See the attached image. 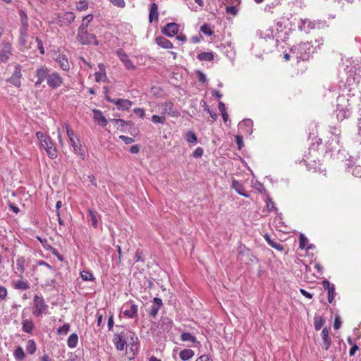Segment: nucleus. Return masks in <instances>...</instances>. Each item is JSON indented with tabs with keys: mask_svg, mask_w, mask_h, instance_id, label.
I'll use <instances>...</instances> for the list:
<instances>
[{
	"mask_svg": "<svg viewBox=\"0 0 361 361\" xmlns=\"http://www.w3.org/2000/svg\"><path fill=\"white\" fill-rule=\"evenodd\" d=\"M36 136L39 140L41 147L46 151L47 156L51 159H56L57 150L51 138L42 132H37Z\"/></svg>",
	"mask_w": 361,
	"mask_h": 361,
	"instance_id": "f257e3e1",
	"label": "nucleus"
},
{
	"mask_svg": "<svg viewBox=\"0 0 361 361\" xmlns=\"http://www.w3.org/2000/svg\"><path fill=\"white\" fill-rule=\"evenodd\" d=\"M350 96L340 95L337 98L336 112L338 119H344L348 117L350 114Z\"/></svg>",
	"mask_w": 361,
	"mask_h": 361,
	"instance_id": "f03ea898",
	"label": "nucleus"
},
{
	"mask_svg": "<svg viewBox=\"0 0 361 361\" xmlns=\"http://www.w3.org/2000/svg\"><path fill=\"white\" fill-rule=\"evenodd\" d=\"M312 46L308 42H302L293 47L290 52L296 57L297 59L306 61L309 59L312 51Z\"/></svg>",
	"mask_w": 361,
	"mask_h": 361,
	"instance_id": "7ed1b4c3",
	"label": "nucleus"
},
{
	"mask_svg": "<svg viewBox=\"0 0 361 361\" xmlns=\"http://www.w3.org/2000/svg\"><path fill=\"white\" fill-rule=\"evenodd\" d=\"M48 313V305L44 301L42 296L35 295L33 298L32 314L39 317L43 314Z\"/></svg>",
	"mask_w": 361,
	"mask_h": 361,
	"instance_id": "20e7f679",
	"label": "nucleus"
},
{
	"mask_svg": "<svg viewBox=\"0 0 361 361\" xmlns=\"http://www.w3.org/2000/svg\"><path fill=\"white\" fill-rule=\"evenodd\" d=\"M238 258L241 262L246 264L257 262V258L243 245H240L238 247Z\"/></svg>",
	"mask_w": 361,
	"mask_h": 361,
	"instance_id": "39448f33",
	"label": "nucleus"
},
{
	"mask_svg": "<svg viewBox=\"0 0 361 361\" xmlns=\"http://www.w3.org/2000/svg\"><path fill=\"white\" fill-rule=\"evenodd\" d=\"M75 16L73 12H65L58 14L55 20H52L53 23L59 25L60 27L68 26L75 20Z\"/></svg>",
	"mask_w": 361,
	"mask_h": 361,
	"instance_id": "423d86ee",
	"label": "nucleus"
},
{
	"mask_svg": "<svg viewBox=\"0 0 361 361\" xmlns=\"http://www.w3.org/2000/svg\"><path fill=\"white\" fill-rule=\"evenodd\" d=\"M158 110L162 114H167L172 117H178L180 113L172 102H164L158 105Z\"/></svg>",
	"mask_w": 361,
	"mask_h": 361,
	"instance_id": "0eeeda50",
	"label": "nucleus"
},
{
	"mask_svg": "<svg viewBox=\"0 0 361 361\" xmlns=\"http://www.w3.org/2000/svg\"><path fill=\"white\" fill-rule=\"evenodd\" d=\"M77 39L82 44H90L97 42L95 36L93 34L89 33L87 30L78 29Z\"/></svg>",
	"mask_w": 361,
	"mask_h": 361,
	"instance_id": "6e6552de",
	"label": "nucleus"
},
{
	"mask_svg": "<svg viewBox=\"0 0 361 361\" xmlns=\"http://www.w3.org/2000/svg\"><path fill=\"white\" fill-rule=\"evenodd\" d=\"M282 27V23L281 22H277L276 25L272 27L267 29L264 32V38L266 39H274L276 38L277 41L279 39L283 40L281 36V31L279 30V28Z\"/></svg>",
	"mask_w": 361,
	"mask_h": 361,
	"instance_id": "1a4fd4ad",
	"label": "nucleus"
},
{
	"mask_svg": "<svg viewBox=\"0 0 361 361\" xmlns=\"http://www.w3.org/2000/svg\"><path fill=\"white\" fill-rule=\"evenodd\" d=\"M22 68L20 65L15 66V70L11 78L7 79V82L12 84L16 87H20L21 86V78H22Z\"/></svg>",
	"mask_w": 361,
	"mask_h": 361,
	"instance_id": "9d476101",
	"label": "nucleus"
},
{
	"mask_svg": "<svg viewBox=\"0 0 361 361\" xmlns=\"http://www.w3.org/2000/svg\"><path fill=\"white\" fill-rule=\"evenodd\" d=\"M47 83L49 87L56 89L62 85L63 78L56 72H53L51 73H49L47 80Z\"/></svg>",
	"mask_w": 361,
	"mask_h": 361,
	"instance_id": "9b49d317",
	"label": "nucleus"
},
{
	"mask_svg": "<svg viewBox=\"0 0 361 361\" xmlns=\"http://www.w3.org/2000/svg\"><path fill=\"white\" fill-rule=\"evenodd\" d=\"M49 73V71L45 66H42L37 68L35 71V76L37 77V80L35 82V86L39 87L45 79L47 80Z\"/></svg>",
	"mask_w": 361,
	"mask_h": 361,
	"instance_id": "f8f14e48",
	"label": "nucleus"
},
{
	"mask_svg": "<svg viewBox=\"0 0 361 361\" xmlns=\"http://www.w3.org/2000/svg\"><path fill=\"white\" fill-rule=\"evenodd\" d=\"M126 337V331H123L121 334H116L114 335V343L118 350H123L125 346L127 345Z\"/></svg>",
	"mask_w": 361,
	"mask_h": 361,
	"instance_id": "ddd939ff",
	"label": "nucleus"
},
{
	"mask_svg": "<svg viewBox=\"0 0 361 361\" xmlns=\"http://www.w3.org/2000/svg\"><path fill=\"white\" fill-rule=\"evenodd\" d=\"M117 56L119 59L124 64L125 67L128 70H134L135 69V66L133 64L132 61L129 59L128 54L121 49L117 51Z\"/></svg>",
	"mask_w": 361,
	"mask_h": 361,
	"instance_id": "4468645a",
	"label": "nucleus"
},
{
	"mask_svg": "<svg viewBox=\"0 0 361 361\" xmlns=\"http://www.w3.org/2000/svg\"><path fill=\"white\" fill-rule=\"evenodd\" d=\"M11 54V44L9 43H4L1 49H0V63L1 62H6Z\"/></svg>",
	"mask_w": 361,
	"mask_h": 361,
	"instance_id": "2eb2a0df",
	"label": "nucleus"
},
{
	"mask_svg": "<svg viewBox=\"0 0 361 361\" xmlns=\"http://www.w3.org/2000/svg\"><path fill=\"white\" fill-rule=\"evenodd\" d=\"M69 142L73 147V152L75 154L80 156V157L82 159H85V153L82 150V146H81V144H80V140L78 139V137H75L71 138L69 140Z\"/></svg>",
	"mask_w": 361,
	"mask_h": 361,
	"instance_id": "dca6fc26",
	"label": "nucleus"
},
{
	"mask_svg": "<svg viewBox=\"0 0 361 361\" xmlns=\"http://www.w3.org/2000/svg\"><path fill=\"white\" fill-rule=\"evenodd\" d=\"M126 335L127 338V343L128 342V345H130V348L132 351L137 350V343H138V338L135 336V334L129 330L126 331Z\"/></svg>",
	"mask_w": 361,
	"mask_h": 361,
	"instance_id": "f3484780",
	"label": "nucleus"
},
{
	"mask_svg": "<svg viewBox=\"0 0 361 361\" xmlns=\"http://www.w3.org/2000/svg\"><path fill=\"white\" fill-rule=\"evenodd\" d=\"M253 122L251 119H245L239 123L238 129L242 133L250 135L252 133Z\"/></svg>",
	"mask_w": 361,
	"mask_h": 361,
	"instance_id": "a211bd4d",
	"label": "nucleus"
},
{
	"mask_svg": "<svg viewBox=\"0 0 361 361\" xmlns=\"http://www.w3.org/2000/svg\"><path fill=\"white\" fill-rule=\"evenodd\" d=\"M123 314L129 318L135 317L137 312V306L135 304L128 302L123 306Z\"/></svg>",
	"mask_w": 361,
	"mask_h": 361,
	"instance_id": "6ab92c4d",
	"label": "nucleus"
},
{
	"mask_svg": "<svg viewBox=\"0 0 361 361\" xmlns=\"http://www.w3.org/2000/svg\"><path fill=\"white\" fill-rule=\"evenodd\" d=\"M109 102L116 104L119 109L121 110H127L130 109L132 106V102L128 99H108Z\"/></svg>",
	"mask_w": 361,
	"mask_h": 361,
	"instance_id": "aec40b11",
	"label": "nucleus"
},
{
	"mask_svg": "<svg viewBox=\"0 0 361 361\" xmlns=\"http://www.w3.org/2000/svg\"><path fill=\"white\" fill-rule=\"evenodd\" d=\"M178 31V25L175 23H168L163 29L162 32L169 36L173 37Z\"/></svg>",
	"mask_w": 361,
	"mask_h": 361,
	"instance_id": "412c9836",
	"label": "nucleus"
},
{
	"mask_svg": "<svg viewBox=\"0 0 361 361\" xmlns=\"http://www.w3.org/2000/svg\"><path fill=\"white\" fill-rule=\"evenodd\" d=\"M162 305V301L160 298H154L153 300V305H151L149 309V315L152 317H155L159 312V308Z\"/></svg>",
	"mask_w": 361,
	"mask_h": 361,
	"instance_id": "4be33fe9",
	"label": "nucleus"
},
{
	"mask_svg": "<svg viewBox=\"0 0 361 361\" xmlns=\"http://www.w3.org/2000/svg\"><path fill=\"white\" fill-rule=\"evenodd\" d=\"M93 114H94L93 118H94V122L97 123L99 125H100L103 127H104L107 125V120L103 116V114L100 110L94 109Z\"/></svg>",
	"mask_w": 361,
	"mask_h": 361,
	"instance_id": "5701e85b",
	"label": "nucleus"
},
{
	"mask_svg": "<svg viewBox=\"0 0 361 361\" xmlns=\"http://www.w3.org/2000/svg\"><path fill=\"white\" fill-rule=\"evenodd\" d=\"M231 188L235 190L239 195L248 197L249 194L245 192L243 185L235 179L232 180Z\"/></svg>",
	"mask_w": 361,
	"mask_h": 361,
	"instance_id": "b1692460",
	"label": "nucleus"
},
{
	"mask_svg": "<svg viewBox=\"0 0 361 361\" xmlns=\"http://www.w3.org/2000/svg\"><path fill=\"white\" fill-rule=\"evenodd\" d=\"M19 43L21 47L25 49H28L30 47L27 44V30L20 29Z\"/></svg>",
	"mask_w": 361,
	"mask_h": 361,
	"instance_id": "393cba45",
	"label": "nucleus"
},
{
	"mask_svg": "<svg viewBox=\"0 0 361 361\" xmlns=\"http://www.w3.org/2000/svg\"><path fill=\"white\" fill-rule=\"evenodd\" d=\"M264 238L267 243L272 247L275 248L279 251H283L284 250L283 245L279 242L275 240L274 239H271L270 236L267 234L264 235Z\"/></svg>",
	"mask_w": 361,
	"mask_h": 361,
	"instance_id": "a878e982",
	"label": "nucleus"
},
{
	"mask_svg": "<svg viewBox=\"0 0 361 361\" xmlns=\"http://www.w3.org/2000/svg\"><path fill=\"white\" fill-rule=\"evenodd\" d=\"M156 43L164 49H171L173 48V44L166 38L164 37H157L155 39Z\"/></svg>",
	"mask_w": 361,
	"mask_h": 361,
	"instance_id": "bb28decb",
	"label": "nucleus"
},
{
	"mask_svg": "<svg viewBox=\"0 0 361 361\" xmlns=\"http://www.w3.org/2000/svg\"><path fill=\"white\" fill-rule=\"evenodd\" d=\"M56 61L59 64L60 67L63 71H67L69 70V63L65 55L59 54L56 59Z\"/></svg>",
	"mask_w": 361,
	"mask_h": 361,
	"instance_id": "cd10ccee",
	"label": "nucleus"
},
{
	"mask_svg": "<svg viewBox=\"0 0 361 361\" xmlns=\"http://www.w3.org/2000/svg\"><path fill=\"white\" fill-rule=\"evenodd\" d=\"M158 18V6L156 3H152L150 5L149 20L152 23L153 20H157Z\"/></svg>",
	"mask_w": 361,
	"mask_h": 361,
	"instance_id": "c85d7f7f",
	"label": "nucleus"
},
{
	"mask_svg": "<svg viewBox=\"0 0 361 361\" xmlns=\"http://www.w3.org/2000/svg\"><path fill=\"white\" fill-rule=\"evenodd\" d=\"M34 329V324L32 319H23L22 322V329L24 332L31 334Z\"/></svg>",
	"mask_w": 361,
	"mask_h": 361,
	"instance_id": "c756f323",
	"label": "nucleus"
},
{
	"mask_svg": "<svg viewBox=\"0 0 361 361\" xmlns=\"http://www.w3.org/2000/svg\"><path fill=\"white\" fill-rule=\"evenodd\" d=\"M322 340H323V343H324V348L327 350L330 345H331V341L330 339V338L329 337V331H328V329L326 328H324L322 331Z\"/></svg>",
	"mask_w": 361,
	"mask_h": 361,
	"instance_id": "7c9ffc66",
	"label": "nucleus"
},
{
	"mask_svg": "<svg viewBox=\"0 0 361 361\" xmlns=\"http://www.w3.org/2000/svg\"><path fill=\"white\" fill-rule=\"evenodd\" d=\"M25 259L23 257H18L16 259V265L17 272L19 273V275L22 276L23 274L25 271Z\"/></svg>",
	"mask_w": 361,
	"mask_h": 361,
	"instance_id": "2f4dec72",
	"label": "nucleus"
},
{
	"mask_svg": "<svg viewBox=\"0 0 361 361\" xmlns=\"http://www.w3.org/2000/svg\"><path fill=\"white\" fill-rule=\"evenodd\" d=\"M13 287L18 290H28L30 283L27 281L19 279L13 282Z\"/></svg>",
	"mask_w": 361,
	"mask_h": 361,
	"instance_id": "473e14b6",
	"label": "nucleus"
},
{
	"mask_svg": "<svg viewBox=\"0 0 361 361\" xmlns=\"http://www.w3.org/2000/svg\"><path fill=\"white\" fill-rule=\"evenodd\" d=\"M195 355V353L191 349H184L181 350L179 353L180 358L183 360L186 361Z\"/></svg>",
	"mask_w": 361,
	"mask_h": 361,
	"instance_id": "72a5a7b5",
	"label": "nucleus"
},
{
	"mask_svg": "<svg viewBox=\"0 0 361 361\" xmlns=\"http://www.w3.org/2000/svg\"><path fill=\"white\" fill-rule=\"evenodd\" d=\"M78 342V336L75 333L69 336L67 340V345L70 348H74L77 346Z\"/></svg>",
	"mask_w": 361,
	"mask_h": 361,
	"instance_id": "f704fd0d",
	"label": "nucleus"
},
{
	"mask_svg": "<svg viewBox=\"0 0 361 361\" xmlns=\"http://www.w3.org/2000/svg\"><path fill=\"white\" fill-rule=\"evenodd\" d=\"M180 339L182 341L186 342H192L193 343H198L197 338L192 334L188 332H183L180 335Z\"/></svg>",
	"mask_w": 361,
	"mask_h": 361,
	"instance_id": "c9c22d12",
	"label": "nucleus"
},
{
	"mask_svg": "<svg viewBox=\"0 0 361 361\" xmlns=\"http://www.w3.org/2000/svg\"><path fill=\"white\" fill-rule=\"evenodd\" d=\"M19 14L21 21L20 29L28 30V17L27 14L23 10H20Z\"/></svg>",
	"mask_w": 361,
	"mask_h": 361,
	"instance_id": "e433bc0d",
	"label": "nucleus"
},
{
	"mask_svg": "<svg viewBox=\"0 0 361 361\" xmlns=\"http://www.w3.org/2000/svg\"><path fill=\"white\" fill-rule=\"evenodd\" d=\"M197 58L200 61H211L214 60V53L212 51L202 52L197 55Z\"/></svg>",
	"mask_w": 361,
	"mask_h": 361,
	"instance_id": "4c0bfd02",
	"label": "nucleus"
},
{
	"mask_svg": "<svg viewBox=\"0 0 361 361\" xmlns=\"http://www.w3.org/2000/svg\"><path fill=\"white\" fill-rule=\"evenodd\" d=\"M13 356L18 360H23L25 355L23 348L20 346H18L13 353Z\"/></svg>",
	"mask_w": 361,
	"mask_h": 361,
	"instance_id": "58836bf2",
	"label": "nucleus"
},
{
	"mask_svg": "<svg viewBox=\"0 0 361 361\" xmlns=\"http://www.w3.org/2000/svg\"><path fill=\"white\" fill-rule=\"evenodd\" d=\"M26 350L30 354H33L36 350V345L33 340H28L26 344Z\"/></svg>",
	"mask_w": 361,
	"mask_h": 361,
	"instance_id": "ea45409f",
	"label": "nucleus"
},
{
	"mask_svg": "<svg viewBox=\"0 0 361 361\" xmlns=\"http://www.w3.org/2000/svg\"><path fill=\"white\" fill-rule=\"evenodd\" d=\"M80 276H81L82 279L85 281L94 280V277L93 274L88 271L84 270V271H81Z\"/></svg>",
	"mask_w": 361,
	"mask_h": 361,
	"instance_id": "a19ab883",
	"label": "nucleus"
},
{
	"mask_svg": "<svg viewBox=\"0 0 361 361\" xmlns=\"http://www.w3.org/2000/svg\"><path fill=\"white\" fill-rule=\"evenodd\" d=\"M88 212H89V216L90 217L91 221H92V226H94V228H97L98 226L97 214L90 209L88 210Z\"/></svg>",
	"mask_w": 361,
	"mask_h": 361,
	"instance_id": "79ce46f5",
	"label": "nucleus"
},
{
	"mask_svg": "<svg viewBox=\"0 0 361 361\" xmlns=\"http://www.w3.org/2000/svg\"><path fill=\"white\" fill-rule=\"evenodd\" d=\"M185 140L189 143H196L197 138L196 135L193 132L189 131L185 135Z\"/></svg>",
	"mask_w": 361,
	"mask_h": 361,
	"instance_id": "37998d69",
	"label": "nucleus"
},
{
	"mask_svg": "<svg viewBox=\"0 0 361 361\" xmlns=\"http://www.w3.org/2000/svg\"><path fill=\"white\" fill-rule=\"evenodd\" d=\"M200 31L207 36H211L214 34V31L207 24H204L203 25H202L200 27Z\"/></svg>",
	"mask_w": 361,
	"mask_h": 361,
	"instance_id": "c03bdc74",
	"label": "nucleus"
},
{
	"mask_svg": "<svg viewBox=\"0 0 361 361\" xmlns=\"http://www.w3.org/2000/svg\"><path fill=\"white\" fill-rule=\"evenodd\" d=\"M69 330H70L69 324H65L58 329L57 333L59 335H66L68 334V332L69 331Z\"/></svg>",
	"mask_w": 361,
	"mask_h": 361,
	"instance_id": "a18cd8bd",
	"label": "nucleus"
},
{
	"mask_svg": "<svg viewBox=\"0 0 361 361\" xmlns=\"http://www.w3.org/2000/svg\"><path fill=\"white\" fill-rule=\"evenodd\" d=\"M112 123H114V126L116 128H122V127H124L126 125L128 124V123L126 121H125L123 119H112L111 121Z\"/></svg>",
	"mask_w": 361,
	"mask_h": 361,
	"instance_id": "49530a36",
	"label": "nucleus"
},
{
	"mask_svg": "<svg viewBox=\"0 0 361 361\" xmlns=\"http://www.w3.org/2000/svg\"><path fill=\"white\" fill-rule=\"evenodd\" d=\"M327 292H328V301L329 303H332L334 298V295L336 294L334 285L331 286V288L327 290Z\"/></svg>",
	"mask_w": 361,
	"mask_h": 361,
	"instance_id": "de8ad7c7",
	"label": "nucleus"
},
{
	"mask_svg": "<svg viewBox=\"0 0 361 361\" xmlns=\"http://www.w3.org/2000/svg\"><path fill=\"white\" fill-rule=\"evenodd\" d=\"M352 173L355 177H361V166L360 165H353L351 167Z\"/></svg>",
	"mask_w": 361,
	"mask_h": 361,
	"instance_id": "09e8293b",
	"label": "nucleus"
},
{
	"mask_svg": "<svg viewBox=\"0 0 361 361\" xmlns=\"http://www.w3.org/2000/svg\"><path fill=\"white\" fill-rule=\"evenodd\" d=\"M152 121L154 123H164L166 121V118L164 116H158V115H153L152 117Z\"/></svg>",
	"mask_w": 361,
	"mask_h": 361,
	"instance_id": "8fccbe9b",
	"label": "nucleus"
},
{
	"mask_svg": "<svg viewBox=\"0 0 361 361\" xmlns=\"http://www.w3.org/2000/svg\"><path fill=\"white\" fill-rule=\"evenodd\" d=\"M324 321L322 317H315L314 319V328L317 331L321 329L324 325Z\"/></svg>",
	"mask_w": 361,
	"mask_h": 361,
	"instance_id": "3c124183",
	"label": "nucleus"
},
{
	"mask_svg": "<svg viewBox=\"0 0 361 361\" xmlns=\"http://www.w3.org/2000/svg\"><path fill=\"white\" fill-rule=\"evenodd\" d=\"M307 238L303 234H301L299 238V247L301 249H304L307 245Z\"/></svg>",
	"mask_w": 361,
	"mask_h": 361,
	"instance_id": "603ef678",
	"label": "nucleus"
},
{
	"mask_svg": "<svg viewBox=\"0 0 361 361\" xmlns=\"http://www.w3.org/2000/svg\"><path fill=\"white\" fill-rule=\"evenodd\" d=\"M226 11L228 13L235 16L238 13V8L237 6H227Z\"/></svg>",
	"mask_w": 361,
	"mask_h": 361,
	"instance_id": "864d4df0",
	"label": "nucleus"
},
{
	"mask_svg": "<svg viewBox=\"0 0 361 361\" xmlns=\"http://www.w3.org/2000/svg\"><path fill=\"white\" fill-rule=\"evenodd\" d=\"M110 2L115 6L118 8H123L126 6V3L124 0H110Z\"/></svg>",
	"mask_w": 361,
	"mask_h": 361,
	"instance_id": "5fc2aeb1",
	"label": "nucleus"
},
{
	"mask_svg": "<svg viewBox=\"0 0 361 361\" xmlns=\"http://www.w3.org/2000/svg\"><path fill=\"white\" fill-rule=\"evenodd\" d=\"M8 295L7 289L2 286H0V300H5Z\"/></svg>",
	"mask_w": 361,
	"mask_h": 361,
	"instance_id": "6e6d98bb",
	"label": "nucleus"
},
{
	"mask_svg": "<svg viewBox=\"0 0 361 361\" xmlns=\"http://www.w3.org/2000/svg\"><path fill=\"white\" fill-rule=\"evenodd\" d=\"M307 20L305 19V20H302L301 19L300 21L298 23V29L300 30V31H304L305 32H307Z\"/></svg>",
	"mask_w": 361,
	"mask_h": 361,
	"instance_id": "4d7b16f0",
	"label": "nucleus"
},
{
	"mask_svg": "<svg viewBox=\"0 0 361 361\" xmlns=\"http://www.w3.org/2000/svg\"><path fill=\"white\" fill-rule=\"evenodd\" d=\"M65 127H66V134L68 137V140H70L72 137H77L75 135L74 131L69 127V126L67 123L65 124Z\"/></svg>",
	"mask_w": 361,
	"mask_h": 361,
	"instance_id": "13d9d810",
	"label": "nucleus"
},
{
	"mask_svg": "<svg viewBox=\"0 0 361 361\" xmlns=\"http://www.w3.org/2000/svg\"><path fill=\"white\" fill-rule=\"evenodd\" d=\"M88 8V4L86 1H80L77 6L78 11H85Z\"/></svg>",
	"mask_w": 361,
	"mask_h": 361,
	"instance_id": "bf43d9fd",
	"label": "nucleus"
},
{
	"mask_svg": "<svg viewBox=\"0 0 361 361\" xmlns=\"http://www.w3.org/2000/svg\"><path fill=\"white\" fill-rule=\"evenodd\" d=\"M203 149L202 147H197L192 153V157L195 158H200L203 154Z\"/></svg>",
	"mask_w": 361,
	"mask_h": 361,
	"instance_id": "052dcab7",
	"label": "nucleus"
},
{
	"mask_svg": "<svg viewBox=\"0 0 361 361\" xmlns=\"http://www.w3.org/2000/svg\"><path fill=\"white\" fill-rule=\"evenodd\" d=\"M235 141L238 145V149H241L243 147V136L240 135H237L235 136Z\"/></svg>",
	"mask_w": 361,
	"mask_h": 361,
	"instance_id": "680f3d73",
	"label": "nucleus"
},
{
	"mask_svg": "<svg viewBox=\"0 0 361 361\" xmlns=\"http://www.w3.org/2000/svg\"><path fill=\"white\" fill-rule=\"evenodd\" d=\"M119 139L123 140L126 144H131L134 142V139L130 137L125 136V135H120Z\"/></svg>",
	"mask_w": 361,
	"mask_h": 361,
	"instance_id": "e2e57ef3",
	"label": "nucleus"
},
{
	"mask_svg": "<svg viewBox=\"0 0 361 361\" xmlns=\"http://www.w3.org/2000/svg\"><path fill=\"white\" fill-rule=\"evenodd\" d=\"M106 78V75L104 73L98 72L95 73V80L97 82L103 80Z\"/></svg>",
	"mask_w": 361,
	"mask_h": 361,
	"instance_id": "0e129e2a",
	"label": "nucleus"
},
{
	"mask_svg": "<svg viewBox=\"0 0 361 361\" xmlns=\"http://www.w3.org/2000/svg\"><path fill=\"white\" fill-rule=\"evenodd\" d=\"M35 41L37 42V47L39 50V52L42 54H43L44 53V49L42 42L38 37L35 38Z\"/></svg>",
	"mask_w": 361,
	"mask_h": 361,
	"instance_id": "69168bd1",
	"label": "nucleus"
},
{
	"mask_svg": "<svg viewBox=\"0 0 361 361\" xmlns=\"http://www.w3.org/2000/svg\"><path fill=\"white\" fill-rule=\"evenodd\" d=\"M134 112L135 114H137L139 117L140 118H143L145 115V110L143 109H141V108H135L133 109Z\"/></svg>",
	"mask_w": 361,
	"mask_h": 361,
	"instance_id": "338daca9",
	"label": "nucleus"
},
{
	"mask_svg": "<svg viewBox=\"0 0 361 361\" xmlns=\"http://www.w3.org/2000/svg\"><path fill=\"white\" fill-rule=\"evenodd\" d=\"M195 361H212L207 355H202L197 357Z\"/></svg>",
	"mask_w": 361,
	"mask_h": 361,
	"instance_id": "774afa93",
	"label": "nucleus"
}]
</instances>
